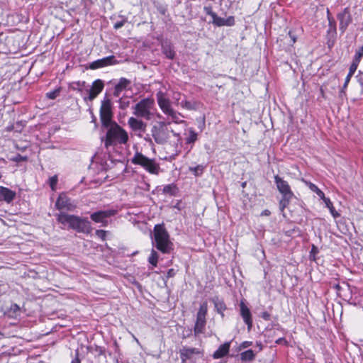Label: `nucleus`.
I'll return each mask as SVG.
<instances>
[{"label":"nucleus","instance_id":"53","mask_svg":"<svg viewBox=\"0 0 363 363\" xmlns=\"http://www.w3.org/2000/svg\"><path fill=\"white\" fill-rule=\"evenodd\" d=\"M289 35H290V37H291V38L292 40V42L295 43L296 42V38L294 35H291V32L289 33Z\"/></svg>","mask_w":363,"mask_h":363},{"label":"nucleus","instance_id":"2","mask_svg":"<svg viewBox=\"0 0 363 363\" xmlns=\"http://www.w3.org/2000/svg\"><path fill=\"white\" fill-rule=\"evenodd\" d=\"M104 128L107 130L104 140L106 147L123 145L128 142V135L127 132L116 122Z\"/></svg>","mask_w":363,"mask_h":363},{"label":"nucleus","instance_id":"13","mask_svg":"<svg viewBox=\"0 0 363 363\" xmlns=\"http://www.w3.org/2000/svg\"><path fill=\"white\" fill-rule=\"evenodd\" d=\"M117 61L113 55H110L101 59L96 60L91 62L89 67L91 69H96L102 67H105L109 65L116 64Z\"/></svg>","mask_w":363,"mask_h":363},{"label":"nucleus","instance_id":"25","mask_svg":"<svg viewBox=\"0 0 363 363\" xmlns=\"http://www.w3.org/2000/svg\"><path fill=\"white\" fill-rule=\"evenodd\" d=\"M213 301L214 303L215 308L217 311V312L220 314H221L222 316L224 315L223 312L226 309V306L223 301L219 299L218 298H214L213 299Z\"/></svg>","mask_w":363,"mask_h":363},{"label":"nucleus","instance_id":"15","mask_svg":"<svg viewBox=\"0 0 363 363\" xmlns=\"http://www.w3.org/2000/svg\"><path fill=\"white\" fill-rule=\"evenodd\" d=\"M240 315L242 316L245 323L247 325L248 330H250L252 327V318L250 308L243 301H240Z\"/></svg>","mask_w":363,"mask_h":363},{"label":"nucleus","instance_id":"43","mask_svg":"<svg viewBox=\"0 0 363 363\" xmlns=\"http://www.w3.org/2000/svg\"><path fill=\"white\" fill-rule=\"evenodd\" d=\"M59 94V91H50L48 93H47V97L50 99H55L57 95Z\"/></svg>","mask_w":363,"mask_h":363},{"label":"nucleus","instance_id":"46","mask_svg":"<svg viewBox=\"0 0 363 363\" xmlns=\"http://www.w3.org/2000/svg\"><path fill=\"white\" fill-rule=\"evenodd\" d=\"M176 274V270L174 269H169L168 271H167V278H171V277H174Z\"/></svg>","mask_w":363,"mask_h":363},{"label":"nucleus","instance_id":"34","mask_svg":"<svg viewBox=\"0 0 363 363\" xmlns=\"http://www.w3.org/2000/svg\"><path fill=\"white\" fill-rule=\"evenodd\" d=\"M208 311L207 302H203L201 304L199 311L197 313V317L206 318Z\"/></svg>","mask_w":363,"mask_h":363},{"label":"nucleus","instance_id":"22","mask_svg":"<svg viewBox=\"0 0 363 363\" xmlns=\"http://www.w3.org/2000/svg\"><path fill=\"white\" fill-rule=\"evenodd\" d=\"M214 25L218 27L221 26H233L235 25V18L233 16H229L227 18L218 17Z\"/></svg>","mask_w":363,"mask_h":363},{"label":"nucleus","instance_id":"17","mask_svg":"<svg viewBox=\"0 0 363 363\" xmlns=\"http://www.w3.org/2000/svg\"><path fill=\"white\" fill-rule=\"evenodd\" d=\"M128 123L130 128L135 132L143 133L146 130L147 124L138 118L130 117L128 119Z\"/></svg>","mask_w":363,"mask_h":363},{"label":"nucleus","instance_id":"47","mask_svg":"<svg viewBox=\"0 0 363 363\" xmlns=\"http://www.w3.org/2000/svg\"><path fill=\"white\" fill-rule=\"evenodd\" d=\"M261 317L265 320H269L270 319V314L264 311L262 313Z\"/></svg>","mask_w":363,"mask_h":363},{"label":"nucleus","instance_id":"37","mask_svg":"<svg viewBox=\"0 0 363 363\" xmlns=\"http://www.w3.org/2000/svg\"><path fill=\"white\" fill-rule=\"evenodd\" d=\"M310 189L316 193V194L321 199H324L325 198L324 193L315 184H310Z\"/></svg>","mask_w":363,"mask_h":363},{"label":"nucleus","instance_id":"26","mask_svg":"<svg viewBox=\"0 0 363 363\" xmlns=\"http://www.w3.org/2000/svg\"><path fill=\"white\" fill-rule=\"evenodd\" d=\"M167 115L171 117L172 121L175 123H185L184 121L182 120L181 118L183 116L181 113L175 111L174 109L170 111Z\"/></svg>","mask_w":363,"mask_h":363},{"label":"nucleus","instance_id":"11","mask_svg":"<svg viewBox=\"0 0 363 363\" xmlns=\"http://www.w3.org/2000/svg\"><path fill=\"white\" fill-rule=\"evenodd\" d=\"M104 87V82L101 79H96L93 83L89 92L88 96L84 98V101H93L102 91Z\"/></svg>","mask_w":363,"mask_h":363},{"label":"nucleus","instance_id":"10","mask_svg":"<svg viewBox=\"0 0 363 363\" xmlns=\"http://www.w3.org/2000/svg\"><path fill=\"white\" fill-rule=\"evenodd\" d=\"M180 358L182 363H186L188 360H191L196 355L202 354V352L196 347H183L179 350Z\"/></svg>","mask_w":363,"mask_h":363},{"label":"nucleus","instance_id":"24","mask_svg":"<svg viewBox=\"0 0 363 363\" xmlns=\"http://www.w3.org/2000/svg\"><path fill=\"white\" fill-rule=\"evenodd\" d=\"M163 54L169 59H173L175 55L174 50L169 43H165L162 45Z\"/></svg>","mask_w":363,"mask_h":363},{"label":"nucleus","instance_id":"29","mask_svg":"<svg viewBox=\"0 0 363 363\" xmlns=\"http://www.w3.org/2000/svg\"><path fill=\"white\" fill-rule=\"evenodd\" d=\"M198 134L196 133V131L193 128L189 129V135L186 138V144H193L197 140Z\"/></svg>","mask_w":363,"mask_h":363},{"label":"nucleus","instance_id":"54","mask_svg":"<svg viewBox=\"0 0 363 363\" xmlns=\"http://www.w3.org/2000/svg\"><path fill=\"white\" fill-rule=\"evenodd\" d=\"M328 20H329L330 25H332V23H335L333 19L331 20L329 16H328Z\"/></svg>","mask_w":363,"mask_h":363},{"label":"nucleus","instance_id":"35","mask_svg":"<svg viewBox=\"0 0 363 363\" xmlns=\"http://www.w3.org/2000/svg\"><path fill=\"white\" fill-rule=\"evenodd\" d=\"M158 257V253L155 250H152L150 255L148 258V262L152 266L155 267L157 264Z\"/></svg>","mask_w":363,"mask_h":363},{"label":"nucleus","instance_id":"50","mask_svg":"<svg viewBox=\"0 0 363 363\" xmlns=\"http://www.w3.org/2000/svg\"><path fill=\"white\" fill-rule=\"evenodd\" d=\"M271 214V212L266 209V210H264L262 213H261V216H268Z\"/></svg>","mask_w":363,"mask_h":363},{"label":"nucleus","instance_id":"42","mask_svg":"<svg viewBox=\"0 0 363 363\" xmlns=\"http://www.w3.org/2000/svg\"><path fill=\"white\" fill-rule=\"evenodd\" d=\"M318 252V247H315V245H313L312 246V248H311V250L310 252V257H311V259H313V260L315 259V255Z\"/></svg>","mask_w":363,"mask_h":363},{"label":"nucleus","instance_id":"41","mask_svg":"<svg viewBox=\"0 0 363 363\" xmlns=\"http://www.w3.org/2000/svg\"><path fill=\"white\" fill-rule=\"evenodd\" d=\"M181 104L183 108H185L188 110L194 109V106L190 101H182Z\"/></svg>","mask_w":363,"mask_h":363},{"label":"nucleus","instance_id":"33","mask_svg":"<svg viewBox=\"0 0 363 363\" xmlns=\"http://www.w3.org/2000/svg\"><path fill=\"white\" fill-rule=\"evenodd\" d=\"M177 190V188L176 185L174 184H170L166 185L163 188V192L164 194H168L172 196L175 195Z\"/></svg>","mask_w":363,"mask_h":363},{"label":"nucleus","instance_id":"51","mask_svg":"<svg viewBox=\"0 0 363 363\" xmlns=\"http://www.w3.org/2000/svg\"><path fill=\"white\" fill-rule=\"evenodd\" d=\"M282 342H286V340L284 338L281 337L276 340L277 344H281Z\"/></svg>","mask_w":363,"mask_h":363},{"label":"nucleus","instance_id":"5","mask_svg":"<svg viewBox=\"0 0 363 363\" xmlns=\"http://www.w3.org/2000/svg\"><path fill=\"white\" fill-rule=\"evenodd\" d=\"M274 182L279 192L282 196L279 201V208L281 211H284V210L289 205L291 201L294 196V194L291 191L289 183L279 175L274 176Z\"/></svg>","mask_w":363,"mask_h":363},{"label":"nucleus","instance_id":"20","mask_svg":"<svg viewBox=\"0 0 363 363\" xmlns=\"http://www.w3.org/2000/svg\"><path fill=\"white\" fill-rule=\"evenodd\" d=\"M16 192L9 188L0 186V196L6 203H11L16 197Z\"/></svg>","mask_w":363,"mask_h":363},{"label":"nucleus","instance_id":"52","mask_svg":"<svg viewBox=\"0 0 363 363\" xmlns=\"http://www.w3.org/2000/svg\"><path fill=\"white\" fill-rule=\"evenodd\" d=\"M71 363H81L78 357L74 358Z\"/></svg>","mask_w":363,"mask_h":363},{"label":"nucleus","instance_id":"3","mask_svg":"<svg viewBox=\"0 0 363 363\" xmlns=\"http://www.w3.org/2000/svg\"><path fill=\"white\" fill-rule=\"evenodd\" d=\"M153 243L155 247L164 254H169L172 250L173 243L171 242L169 235L163 225H155Z\"/></svg>","mask_w":363,"mask_h":363},{"label":"nucleus","instance_id":"30","mask_svg":"<svg viewBox=\"0 0 363 363\" xmlns=\"http://www.w3.org/2000/svg\"><path fill=\"white\" fill-rule=\"evenodd\" d=\"M21 308L16 303H12L8 310L9 316L14 317L20 314Z\"/></svg>","mask_w":363,"mask_h":363},{"label":"nucleus","instance_id":"31","mask_svg":"<svg viewBox=\"0 0 363 363\" xmlns=\"http://www.w3.org/2000/svg\"><path fill=\"white\" fill-rule=\"evenodd\" d=\"M362 57H363V45L356 50V52H355V55L354 56L352 63L356 64V65L358 66Z\"/></svg>","mask_w":363,"mask_h":363},{"label":"nucleus","instance_id":"16","mask_svg":"<svg viewBox=\"0 0 363 363\" xmlns=\"http://www.w3.org/2000/svg\"><path fill=\"white\" fill-rule=\"evenodd\" d=\"M157 104L164 114H167L173 108L171 106V103L169 99H167L164 94L162 91L157 92Z\"/></svg>","mask_w":363,"mask_h":363},{"label":"nucleus","instance_id":"9","mask_svg":"<svg viewBox=\"0 0 363 363\" xmlns=\"http://www.w3.org/2000/svg\"><path fill=\"white\" fill-rule=\"evenodd\" d=\"M118 211L115 209H107L98 211L91 213L90 218L95 223H101L102 227H106L108 224V218L117 214Z\"/></svg>","mask_w":363,"mask_h":363},{"label":"nucleus","instance_id":"48","mask_svg":"<svg viewBox=\"0 0 363 363\" xmlns=\"http://www.w3.org/2000/svg\"><path fill=\"white\" fill-rule=\"evenodd\" d=\"M251 345H252V342L245 341L241 344L240 347L242 348H246V347H250Z\"/></svg>","mask_w":363,"mask_h":363},{"label":"nucleus","instance_id":"45","mask_svg":"<svg viewBox=\"0 0 363 363\" xmlns=\"http://www.w3.org/2000/svg\"><path fill=\"white\" fill-rule=\"evenodd\" d=\"M204 12L207 14L211 16L212 13L213 12L212 10V7L211 6H206L203 7Z\"/></svg>","mask_w":363,"mask_h":363},{"label":"nucleus","instance_id":"38","mask_svg":"<svg viewBox=\"0 0 363 363\" xmlns=\"http://www.w3.org/2000/svg\"><path fill=\"white\" fill-rule=\"evenodd\" d=\"M50 181V186L51 187V189L52 190H55V186H56V184L57 183V181H58V178H57V175H55L53 177H51L49 179Z\"/></svg>","mask_w":363,"mask_h":363},{"label":"nucleus","instance_id":"7","mask_svg":"<svg viewBox=\"0 0 363 363\" xmlns=\"http://www.w3.org/2000/svg\"><path fill=\"white\" fill-rule=\"evenodd\" d=\"M155 101L151 98H145L137 103L133 107V114L145 120H150L152 117V109Z\"/></svg>","mask_w":363,"mask_h":363},{"label":"nucleus","instance_id":"23","mask_svg":"<svg viewBox=\"0 0 363 363\" xmlns=\"http://www.w3.org/2000/svg\"><path fill=\"white\" fill-rule=\"evenodd\" d=\"M206 323V318H201V317L196 316V321L194 329L195 335H198L203 333Z\"/></svg>","mask_w":363,"mask_h":363},{"label":"nucleus","instance_id":"28","mask_svg":"<svg viewBox=\"0 0 363 363\" xmlns=\"http://www.w3.org/2000/svg\"><path fill=\"white\" fill-rule=\"evenodd\" d=\"M255 356L254 352L252 350H248L240 354V359L242 361H252Z\"/></svg>","mask_w":363,"mask_h":363},{"label":"nucleus","instance_id":"14","mask_svg":"<svg viewBox=\"0 0 363 363\" xmlns=\"http://www.w3.org/2000/svg\"><path fill=\"white\" fill-rule=\"evenodd\" d=\"M337 18L340 21V30L344 33L352 21L349 8H345L343 11L337 15Z\"/></svg>","mask_w":363,"mask_h":363},{"label":"nucleus","instance_id":"6","mask_svg":"<svg viewBox=\"0 0 363 363\" xmlns=\"http://www.w3.org/2000/svg\"><path fill=\"white\" fill-rule=\"evenodd\" d=\"M134 164L140 165L150 174L157 175L160 172V164L155 159H150L141 152H136L131 159Z\"/></svg>","mask_w":363,"mask_h":363},{"label":"nucleus","instance_id":"12","mask_svg":"<svg viewBox=\"0 0 363 363\" xmlns=\"http://www.w3.org/2000/svg\"><path fill=\"white\" fill-rule=\"evenodd\" d=\"M55 206L58 210H66L72 211L76 208V205L73 203L70 199L64 194H60L57 198Z\"/></svg>","mask_w":363,"mask_h":363},{"label":"nucleus","instance_id":"8","mask_svg":"<svg viewBox=\"0 0 363 363\" xmlns=\"http://www.w3.org/2000/svg\"><path fill=\"white\" fill-rule=\"evenodd\" d=\"M112 103L110 99L105 97L101 101L100 107V120L103 127L110 125L115 123L113 121Z\"/></svg>","mask_w":363,"mask_h":363},{"label":"nucleus","instance_id":"39","mask_svg":"<svg viewBox=\"0 0 363 363\" xmlns=\"http://www.w3.org/2000/svg\"><path fill=\"white\" fill-rule=\"evenodd\" d=\"M28 160V157L22 156L20 154L16 155L14 157L11 159L12 161L20 162L23 161H26Z\"/></svg>","mask_w":363,"mask_h":363},{"label":"nucleus","instance_id":"49","mask_svg":"<svg viewBox=\"0 0 363 363\" xmlns=\"http://www.w3.org/2000/svg\"><path fill=\"white\" fill-rule=\"evenodd\" d=\"M210 16L212 18V21H211V23L214 24L215 22L216 21V18H218V16H217V14L215 12H213L212 14Z\"/></svg>","mask_w":363,"mask_h":363},{"label":"nucleus","instance_id":"40","mask_svg":"<svg viewBox=\"0 0 363 363\" xmlns=\"http://www.w3.org/2000/svg\"><path fill=\"white\" fill-rule=\"evenodd\" d=\"M126 21H127V19L125 18H123V19L121 21H117L116 23H115V24L113 25V28L116 30H118V29L122 28L125 25Z\"/></svg>","mask_w":363,"mask_h":363},{"label":"nucleus","instance_id":"27","mask_svg":"<svg viewBox=\"0 0 363 363\" xmlns=\"http://www.w3.org/2000/svg\"><path fill=\"white\" fill-rule=\"evenodd\" d=\"M323 201L325 203L326 207L329 208L330 212L331 213L334 218H337L340 216V213L335 211V208L333 207V203L330 201V199L325 197L324 198Z\"/></svg>","mask_w":363,"mask_h":363},{"label":"nucleus","instance_id":"18","mask_svg":"<svg viewBox=\"0 0 363 363\" xmlns=\"http://www.w3.org/2000/svg\"><path fill=\"white\" fill-rule=\"evenodd\" d=\"M130 84V81L127 79L126 78L122 77L119 79L118 84L115 86L113 91V96L115 97H118L121 93L127 89V87Z\"/></svg>","mask_w":363,"mask_h":363},{"label":"nucleus","instance_id":"36","mask_svg":"<svg viewBox=\"0 0 363 363\" xmlns=\"http://www.w3.org/2000/svg\"><path fill=\"white\" fill-rule=\"evenodd\" d=\"M119 108L125 110L130 105V100L128 98H121L118 100Z\"/></svg>","mask_w":363,"mask_h":363},{"label":"nucleus","instance_id":"4","mask_svg":"<svg viewBox=\"0 0 363 363\" xmlns=\"http://www.w3.org/2000/svg\"><path fill=\"white\" fill-rule=\"evenodd\" d=\"M170 123H166L164 121L157 122L151 128V134L157 144L164 145L169 138L170 133H172L174 136L177 138V140H180L179 133H175L172 129L168 128V125Z\"/></svg>","mask_w":363,"mask_h":363},{"label":"nucleus","instance_id":"32","mask_svg":"<svg viewBox=\"0 0 363 363\" xmlns=\"http://www.w3.org/2000/svg\"><path fill=\"white\" fill-rule=\"evenodd\" d=\"M189 172L194 174V176L198 177L203 174L204 170V166L199 164L196 167H189Z\"/></svg>","mask_w":363,"mask_h":363},{"label":"nucleus","instance_id":"1","mask_svg":"<svg viewBox=\"0 0 363 363\" xmlns=\"http://www.w3.org/2000/svg\"><path fill=\"white\" fill-rule=\"evenodd\" d=\"M57 220L61 224L64 225H67L69 228L75 230L79 233L89 234L92 230L91 223L87 218L60 213L57 215Z\"/></svg>","mask_w":363,"mask_h":363},{"label":"nucleus","instance_id":"44","mask_svg":"<svg viewBox=\"0 0 363 363\" xmlns=\"http://www.w3.org/2000/svg\"><path fill=\"white\" fill-rule=\"evenodd\" d=\"M96 235L101 238V239L104 240L106 237V231L103 230H96Z\"/></svg>","mask_w":363,"mask_h":363},{"label":"nucleus","instance_id":"19","mask_svg":"<svg viewBox=\"0 0 363 363\" xmlns=\"http://www.w3.org/2000/svg\"><path fill=\"white\" fill-rule=\"evenodd\" d=\"M230 347V342H225L224 344L220 345L218 350H216L213 354V358L217 359L226 356L229 352Z\"/></svg>","mask_w":363,"mask_h":363},{"label":"nucleus","instance_id":"21","mask_svg":"<svg viewBox=\"0 0 363 363\" xmlns=\"http://www.w3.org/2000/svg\"><path fill=\"white\" fill-rule=\"evenodd\" d=\"M358 66L356 65V64H353L352 63L350 67V69H349V72L345 78V83L342 86V89L340 90V96L342 97V96H345V89H347V85L351 79V77L353 76V74H354V72H356Z\"/></svg>","mask_w":363,"mask_h":363}]
</instances>
